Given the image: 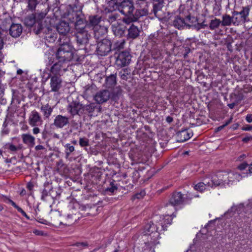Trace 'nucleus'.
<instances>
[{
  "mask_svg": "<svg viewBox=\"0 0 252 252\" xmlns=\"http://www.w3.org/2000/svg\"><path fill=\"white\" fill-rule=\"evenodd\" d=\"M161 231L158 223L154 224L152 221H148L141 230L143 236L147 237L144 243L146 249H151L153 246L158 243L160 238L159 231Z\"/></svg>",
  "mask_w": 252,
  "mask_h": 252,
  "instance_id": "f257e3e1",
  "label": "nucleus"
},
{
  "mask_svg": "<svg viewBox=\"0 0 252 252\" xmlns=\"http://www.w3.org/2000/svg\"><path fill=\"white\" fill-rule=\"evenodd\" d=\"M60 46L56 53V57L58 61L67 63L73 57V48L70 43L69 37H65L64 40L59 38Z\"/></svg>",
  "mask_w": 252,
  "mask_h": 252,
  "instance_id": "f03ea898",
  "label": "nucleus"
},
{
  "mask_svg": "<svg viewBox=\"0 0 252 252\" xmlns=\"http://www.w3.org/2000/svg\"><path fill=\"white\" fill-rule=\"evenodd\" d=\"M214 176L217 177V181L219 182L218 186H230L239 182L245 175H241L235 171L219 172Z\"/></svg>",
  "mask_w": 252,
  "mask_h": 252,
  "instance_id": "7ed1b4c3",
  "label": "nucleus"
},
{
  "mask_svg": "<svg viewBox=\"0 0 252 252\" xmlns=\"http://www.w3.org/2000/svg\"><path fill=\"white\" fill-rule=\"evenodd\" d=\"M68 19L71 22L74 23L76 31L86 30L87 23L84 16L80 12L72 11L68 14Z\"/></svg>",
  "mask_w": 252,
  "mask_h": 252,
  "instance_id": "20e7f679",
  "label": "nucleus"
},
{
  "mask_svg": "<svg viewBox=\"0 0 252 252\" xmlns=\"http://www.w3.org/2000/svg\"><path fill=\"white\" fill-rule=\"evenodd\" d=\"M250 8L249 6L243 7L240 12L233 11L232 12L234 25L238 26L249 21V15Z\"/></svg>",
  "mask_w": 252,
  "mask_h": 252,
  "instance_id": "39448f33",
  "label": "nucleus"
},
{
  "mask_svg": "<svg viewBox=\"0 0 252 252\" xmlns=\"http://www.w3.org/2000/svg\"><path fill=\"white\" fill-rule=\"evenodd\" d=\"M217 178L214 175L211 177H206L203 179L202 182L198 183L195 185L194 188L195 190L201 192L206 189L207 188L218 186L219 182H217Z\"/></svg>",
  "mask_w": 252,
  "mask_h": 252,
  "instance_id": "423d86ee",
  "label": "nucleus"
},
{
  "mask_svg": "<svg viewBox=\"0 0 252 252\" xmlns=\"http://www.w3.org/2000/svg\"><path fill=\"white\" fill-rule=\"evenodd\" d=\"M184 201V195L180 192H176L173 193L169 200V203L167 204L166 208L174 212L176 207L183 204Z\"/></svg>",
  "mask_w": 252,
  "mask_h": 252,
  "instance_id": "0eeeda50",
  "label": "nucleus"
},
{
  "mask_svg": "<svg viewBox=\"0 0 252 252\" xmlns=\"http://www.w3.org/2000/svg\"><path fill=\"white\" fill-rule=\"evenodd\" d=\"M175 217L174 215L173 212L167 213L165 216L161 218L160 216H156L154 217V220L158 223L161 230H164L167 227V225L170 224L172 222L173 217Z\"/></svg>",
  "mask_w": 252,
  "mask_h": 252,
  "instance_id": "6e6552de",
  "label": "nucleus"
},
{
  "mask_svg": "<svg viewBox=\"0 0 252 252\" xmlns=\"http://www.w3.org/2000/svg\"><path fill=\"white\" fill-rule=\"evenodd\" d=\"M111 42L108 39H103L99 41L97 45L96 52L98 55L104 56L111 50Z\"/></svg>",
  "mask_w": 252,
  "mask_h": 252,
  "instance_id": "1a4fd4ad",
  "label": "nucleus"
},
{
  "mask_svg": "<svg viewBox=\"0 0 252 252\" xmlns=\"http://www.w3.org/2000/svg\"><path fill=\"white\" fill-rule=\"evenodd\" d=\"M131 60V56L127 51L120 52L116 60V64L119 67H123L128 65Z\"/></svg>",
  "mask_w": 252,
  "mask_h": 252,
  "instance_id": "9d476101",
  "label": "nucleus"
},
{
  "mask_svg": "<svg viewBox=\"0 0 252 252\" xmlns=\"http://www.w3.org/2000/svg\"><path fill=\"white\" fill-rule=\"evenodd\" d=\"M67 63L60 62L54 63L51 68V73L53 75L61 76L67 70Z\"/></svg>",
  "mask_w": 252,
  "mask_h": 252,
  "instance_id": "9b49d317",
  "label": "nucleus"
},
{
  "mask_svg": "<svg viewBox=\"0 0 252 252\" xmlns=\"http://www.w3.org/2000/svg\"><path fill=\"white\" fill-rule=\"evenodd\" d=\"M56 29L60 34L59 38H63V40L65 37H69L67 34L70 31V27L69 24L64 21H61L56 25Z\"/></svg>",
  "mask_w": 252,
  "mask_h": 252,
  "instance_id": "f8f14e48",
  "label": "nucleus"
},
{
  "mask_svg": "<svg viewBox=\"0 0 252 252\" xmlns=\"http://www.w3.org/2000/svg\"><path fill=\"white\" fill-rule=\"evenodd\" d=\"M43 120L40 114L34 110L32 111L29 117V124L32 126H38L42 125Z\"/></svg>",
  "mask_w": 252,
  "mask_h": 252,
  "instance_id": "ddd939ff",
  "label": "nucleus"
},
{
  "mask_svg": "<svg viewBox=\"0 0 252 252\" xmlns=\"http://www.w3.org/2000/svg\"><path fill=\"white\" fill-rule=\"evenodd\" d=\"M101 18L98 16H92L89 17L90 23L92 26H94L95 36L99 35L100 34H104L107 31V29L104 27H100V32L97 30V25L100 22Z\"/></svg>",
  "mask_w": 252,
  "mask_h": 252,
  "instance_id": "4468645a",
  "label": "nucleus"
},
{
  "mask_svg": "<svg viewBox=\"0 0 252 252\" xmlns=\"http://www.w3.org/2000/svg\"><path fill=\"white\" fill-rule=\"evenodd\" d=\"M134 6L130 0H124L120 4V11L124 15H128L132 13Z\"/></svg>",
  "mask_w": 252,
  "mask_h": 252,
  "instance_id": "2eb2a0df",
  "label": "nucleus"
},
{
  "mask_svg": "<svg viewBox=\"0 0 252 252\" xmlns=\"http://www.w3.org/2000/svg\"><path fill=\"white\" fill-rule=\"evenodd\" d=\"M112 30L114 34L116 36H122L125 31L126 27L121 20L115 22L112 25Z\"/></svg>",
  "mask_w": 252,
  "mask_h": 252,
  "instance_id": "dca6fc26",
  "label": "nucleus"
},
{
  "mask_svg": "<svg viewBox=\"0 0 252 252\" xmlns=\"http://www.w3.org/2000/svg\"><path fill=\"white\" fill-rule=\"evenodd\" d=\"M82 109V104L79 102L74 101L69 103L66 108L67 112L72 116L78 114Z\"/></svg>",
  "mask_w": 252,
  "mask_h": 252,
  "instance_id": "f3484780",
  "label": "nucleus"
},
{
  "mask_svg": "<svg viewBox=\"0 0 252 252\" xmlns=\"http://www.w3.org/2000/svg\"><path fill=\"white\" fill-rule=\"evenodd\" d=\"M69 123V118L61 115H57L54 120V125L57 128H62Z\"/></svg>",
  "mask_w": 252,
  "mask_h": 252,
  "instance_id": "a211bd4d",
  "label": "nucleus"
},
{
  "mask_svg": "<svg viewBox=\"0 0 252 252\" xmlns=\"http://www.w3.org/2000/svg\"><path fill=\"white\" fill-rule=\"evenodd\" d=\"M110 94L107 90H102L96 93L94 99L98 103H102L107 101L110 98Z\"/></svg>",
  "mask_w": 252,
  "mask_h": 252,
  "instance_id": "6ab92c4d",
  "label": "nucleus"
},
{
  "mask_svg": "<svg viewBox=\"0 0 252 252\" xmlns=\"http://www.w3.org/2000/svg\"><path fill=\"white\" fill-rule=\"evenodd\" d=\"M62 80L60 76L53 75L51 78L50 87L51 91L53 92H57L62 87Z\"/></svg>",
  "mask_w": 252,
  "mask_h": 252,
  "instance_id": "aec40b11",
  "label": "nucleus"
},
{
  "mask_svg": "<svg viewBox=\"0 0 252 252\" xmlns=\"http://www.w3.org/2000/svg\"><path fill=\"white\" fill-rule=\"evenodd\" d=\"M89 35L87 30L77 31L76 34V40L79 44L87 43L89 40Z\"/></svg>",
  "mask_w": 252,
  "mask_h": 252,
  "instance_id": "412c9836",
  "label": "nucleus"
},
{
  "mask_svg": "<svg viewBox=\"0 0 252 252\" xmlns=\"http://www.w3.org/2000/svg\"><path fill=\"white\" fill-rule=\"evenodd\" d=\"M127 31V38L133 39L139 36L141 31V28L132 24L130 26Z\"/></svg>",
  "mask_w": 252,
  "mask_h": 252,
  "instance_id": "4be33fe9",
  "label": "nucleus"
},
{
  "mask_svg": "<svg viewBox=\"0 0 252 252\" xmlns=\"http://www.w3.org/2000/svg\"><path fill=\"white\" fill-rule=\"evenodd\" d=\"M46 13L44 12H40L34 14L36 17V21L37 24V30H36L35 33L36 34L40 33L41 30L43 29V25L42 24V20L45 18Z\"/></svg>",
  "mask_w": 252,
  "mask_h": 252,
  "instance_id": "5701e85b",
  "label": "nucleus"
},
{
  "mask_svg": "<svg viewBox=\"0 0 252 252\" xmlns=\"http://www.w3.org/2000/svg\"><path fill=\"white\" fill-rule=\"evenodd\" d=\"M21 138L24 144L29 147L32 148L35 145V138L30 133H23L21 135Z\"/></svg>",
  "mask_w": 252,
  "mask_h": 252,
  "instance_id": "b1692460",
  "label": "nucleus"
},
{
  "mask_svg": "<svg viewBox=\"0 0 252 252\" xmlns=\"http://www.w3.org/2000/svg\"><path fill=\"white\" fill-rule=\"evenodd\" d=\"M22 26L19 24H13L9 29L10 35L13 37H17L20 35L22 32Z\"/></svg>",
  "mask_w": 252,
  "mask_h": 252,
  "instance_id": "393cba45",
  "label": "nucleus"
},
{
  "mask_svg": "<svg viewBox=\"0 0 252 252\" xmlns=\"http://www.w3.org/2000/svg\"><path fill=\"white\" fill-rule=\"evenodd\" d=\"M139 7L136 10L137 15L139 17L144 16L149 13L148 4L146 1L141 2Z\"/></svg>",
  "mask_w": 252,
  "mask_h": 252,
  "instance_id": "a878e982",
  "label": "nucleus"
},
{
  "mask_svg": "<svg viewBox=\"0 0 252 252\" xmlns=\"http://www.w3.org/2000/svg\"><path fill=\"white\" fill-rule=\"evenodd\" d=\"M192 135V132L191 131H189L187 130H182L177 134L179 138L178 141L180 142H184L190 138Z\"/></svg>",
  "mask_w": 252,
  "mask_h": 252,
  "instance_id": "bb28decb",
  "label": "nucleus"
},
{
  "mask_svg": "<svg viewBox=\"0 0 252 252\" xmlns=\"http://www.w3.org/2000/svg\"><path fill=\"white\" fill-rule=\"evenodd\" d=\"M24 23L26 26L30 27L34 25L35 27L34 30L36 31L37 30V24L36 21L35 16L34 15V14L27 16L24 20Z\"/></svg>",
  "mask_w": 252,
  "mask_h": 252,
  "instance_id": "cd10ccee",
  "label": "nucleus"
},
{
  "mask_svg": "<svg viewBox=\"0 0 252 252\" xmlns=\"http://www.w3.org/2000/svg\"><path fill=\"white\" fill-rule=\"evenodd\" d=\"M40 110L42 113L44 118L48 119L51 115L53 108L48 104H46L41 107Z\"/></svg>",
  "mask_w": 252,
  "mask_h": 252,
  "instance_id": "c85d7f7f",
  "label": "nucleus"
},
{
  "mask_svg": "<svg viewBox=\"0 0 252 252\" xmlns=\"http://www.w3.org/2000/svg\"><path fill=\"white\" fill-rule=\"evenodd\" d=\"M221 25L222 26H230L231 24L234 25L233 18H232V15L230 16L228 14H224L222 15Z\"/></svg>",
  "mask_w": 252,
  "mask_h": 252,
  "instance_id": "c756f323",
  "label": "nucleus"
},
{
  "mask_svg": "<svg viewBox=\"0 0 252 252\" xmlns=\"http://www.w3.org/2000/svg\"><path fill=\"white\" fill-rule=\"evenodd\" d=\"M243 208L244 205L242 204H240L238 206L233 205L224 214V215L227 217L228 216L231 217L233 215L234 212L237 211L238 213H239L240 210Z\"/></svg>",
  "mask_w": 252,
  "mask_h": 252,
  "instance_id": "7c9ffc66",
  "label": "nucleus"
},
{
  "mask_svg": "<svg viewBox=\"0 0 252 252\" xmlns=\"http://www.w3.org/2000/svg\"><path fill=\"white\" fill-rule=\"evenodd\" d=\"M186 23L183 18H182L180 16H177L175 18L173 22V26L180 29L185 26Z\"/></svg>",
  "mask_w": 252,
  "mask_h": 252,
  "instance_id": "2f4dec72",
  "label": "nucleus"
},
{
  "mask_svg": "<svg viewBox=\"0 0 252 252\" xmlns=\"http://www.w3.org/2000/svg\"><path fill=\"white\" fill-rule=\"evenodd\" d=\"M220 25H221V20L215 18L210 21L209 28L211 30H215L219 28Z\"/></svg>",
  "mask_w": 252,
  "mask_h": 252,
  "instance_id": "473e14b6",
  "label": "nucleus"
},
{
  "mask_svg": "<svg viewBox=\"0 0 252 252\" xmlns=\"http://www.w3.org/2000/svg\"><path fill=\"white\" fill-rule=\"evenodd\" d=\"M106 85L107 87L110 88L116 84V76L115 75L112 74L107 77L105 80Z\"/></svg>",
  "mask_w": 252,
  "mask_h": 252,
  "instance_id": "72a5a7b5",
  "label": "nucleus"
},
{
  "mask_svg": "<svg viewBox=\"0 0 252 252\" xmlns=\"http://www.w3.org/2000/svg\"><path fill=\"white\" fill-rule=\"evenodd\" d=\"M125 41L124 39H121L116 42L114 45V49L120 50L124 47Z\"/></svg>",
  "mask_w": 252,
  "mask_h": 252,
  "instance_id": "f704fd0d",
  "label": "nucleus"
},
{
  "mask_svg": "<svg viewBox=\"0 0 252 252\" xmlns=\"http://www.w3.org/2000/svg\"><path fill=\"white\" fill-rule=\"evenodd\" d=\"M65 154L66 157H68L71 153L73 152L75 149L74 147L73 146H71L70 144H66L65 145Z\"/></svg>",
  "mask_w": 252,
  "mask_h": 252,
  "instance_id": "c9c22d12",
  "label": "nucleus"
},
{
  "mask_svg": "<svg viewBox=\"0 0 252 252\" xmlns=\"http://www.w3.org/2000/svg\"><path fill=\"white\" fill-rule=\"evenodd\" d=\"M38 4L37 0H28V7L29 9L34 10Z\"/></svg>",
  "mask_w": 252,
  "mask_h": 252,
  "instance_id": "e433bc0d",
  "label": "nucleus"
},
{
  "mask_svg": "<svg viewBox=\"0 0 252 252\" xmlns=\"http://www.w3.org/2000/svg\"><path fill=\"white\" fill-rule=\"evenodd\" d=\"M79 144L81 147L87 146L89 145V140L86 138L79 139Z\"/></svg>",
  "mask_w": 252,
  "mask_h": 252,
  "instance_id": "4c0bfd02",
  "label": "nucleus"
},
{
  "mask_svg": "<svg viewBox=\"0 0 252 252\" xmlns=\"http://www.w3.org/2000/svg\"><path fill=\"white\" fill-rule=\"evenodd\" d=\"M6 146L7 147V148L10 151H12V152H15L18 149H19V148L15 146V145H14L13 144H11V143H9V144H7L6 145Z\"/></svg>",
  "mask_w": 252,
  "mask_h": 252,
  "instance_id": "58836bf2",
  "label": "nucleus"
},
{
  "mask_svg": "<svg viewBox=\"0 0 252 252\" xmlns=\"http://www.w3.org/2000/svg\"><path fill=\"white\" fill-rule=\"evenodd\" d=\"M95 107L94 104H90L86 106V110H88L89 113H91L94 110Z\"/></svg>",
  "mask_w": 252,
  "mask_h": 252,
  "instance_id": "ea45409f",
  "label": "nucleus"
},
{
  "mask_svg": "<svg viewBox=\"0 0 252 252\" xmlns=\"http://www.w3.org/2000/svg\"><path fill=\"white\" fill-rule=\"evenodd\" d=\"M232 120V118H230L227 122H226L224 124H223V125L218 127V130H220L222 129H223L225 126H227L228 124H229L231 122Z\"/></svg>",
  "mask_w": 252,
  "mask_h": 252,
  "instance_id": "a19ab883",
  "label": "nucleus"
},
{
  "mask_svg": "<svg viewBox=\"0 0 252 252\" xmlns=\"http://www.w3.org/2000/svg\"><path fill=\"white\" fill-rule=\"evenodd\" d=\"M247 166H248V164L246 162H243L241 164H240L238 166V169H239L240 170L242 171V170L245 169L247 167Z\"/></svg>",
  "mask_w": 252,
  "mask_h": 252,
  "instance_id": "79ce46f5",
  "label": "nucleus"
},
{
  "mask_svg": "<svg viewBox=\"0 0 252 252\" xmlns=\"http://www.w3.org/2000/svg\"><path fill=\"white\" fill-rule=\"evenodd\" d=\"M45 37L47 40L48 39V38H51V39L53 41H54L55 39L57 38L56 34H50L49 33H46Z\"/></svg>",
  "mask_w": 252,
  "mask_h": 252,
  "instance_id": "37998d69",
  "label": "nucleus"
},
{
  "mask_svg": "<svg viewBox=\"0 0 252 252\" xmlns=\"http://www.w3.org/2000/svg\"><path fill=\"white\" fill-rule=\"evenodd\" d=\"M121 21L122 22V24H123V23H125L126 24H129L131 22L133 21L132 18L129 17L124 18L122 21Z\"/></svg>",
  "mask_w": 252,
  "mask_h": 252,
  "instance_id": "c03bdc74",
  "label": "nucleus"
},
{
  "mask_svg": "<svg viewBox=\"0 0 252 252\" xmlns=\"http://www.w3.org/2000/svg\"><path fill=\"white\" fill-rule=\"evenodd\" d=\"M247 155L245 154H241L240 155H239L237 158V161H242L243 160H244L246 157H247Z\"/></svg>",
  "mask_w": 252,
  "mask_h": 252,
  "instance_id": "a18cd8bd",
  "label": "nucleus"
},
{
  "mask_svg": "<svg viewBox=\"0 0 252 252\" xmlns=\"http://www.w3.org/2000/svg\"><path fill=\"white\" fill-rule=\"evenodd\" d=\"M117 188L114 186V185L112 184L111 187L108 188L107 190L111 192H114L116 190H117Z\"/></svg>",
  "mask_w": 252,
  "mask_h": 252,
  "instance_id": "49530a36",
  "label": "nucleus"
},
{
  "mask_svg": "<svg viewBox=\"0 0 252 252\" xmlns=\"http://www.w3.org/2000/svg\"><path fill=\"white\" fill-rule=\"evenodd\" d=\"M145 194V191H141L140 193H137L135 195V198H142L143 197Z\"/></svg>",
  "mask_w": 252,
  "mask_h": 252,
  "instance_id": "de8ad7c7",
  "label": "nucleus"
},
{
  "mask_svg": "<svg viewBox=\"0 0 252 252\" xmlns=\"http://www.w3.org/2000/svg\"><path fill=\"white\" fill-rule=\"evenodd\" d=\"M32 129V132L34 134H37L40 133V130L37 126H33Z\"/></svg>",
  "mask_w": 252,
  "mask_h": 252,
  "instance_id": "09e8293b",
  "label": "nucleus"
},
{
  "mask_svg": "<svg viewBox=\"0 0 252 252\" xmlns=\"http://www.w3.org/2000/svg\"><path fill=\"white\" fill-rule=\"evenodd\" d=\"M246 120L248 123L252 122V114H248L246 117Z\"/></svg>",
  "mask_w": 252,
  "mask_h": 252,
  "instance_id": "8fccbe9b",
  "label": "nucleus"
},
{
  "mask_svg": "<svg viewBox=\"0 0 252 252\" xmlns=\"http://www.w3.org/2000/svg\"><path fill=\"white\" fill-rule=\"evenodd\" d=\"M35 149L36 151L41 150L44 149V147L42 145H38L35 146Z\"/></svg>",
  "mask_w": 252,
  "mask_h": 252,
  "instance_id": "3c124183",
  "label": "nucleus"
},
{
  "mask_svg": "<svg viewBox=\"0 0 252 252\" xmlns=\"http://www.w3.org/2000/svg\"><path fill=\"white\" fill-rule=\"evenodd\" d=\"M33 187V185L31 183H29L27 186V188L30 190H32V189Z\"/></svg>",
  "mask_w": 252,
  "mask_h": 252,
  "instance_id": "603ef678",
  "label": "nucleus"
},
{
  "mask_svg": "<svg viewBox=\"0 0 252 252\" xmlns=\"http://www.w3.org/2000/svg\"><path fill=\"white\" fill-rule=\"evenodd\" d=\"M76 245L77 246V247H80V246H87V245L85 243H77L76 244Z\"/></svg>",
  "mask_w": 252,
  "mask_h": 252,
  "instance_id": "864d4df0",
  "label": "nucleus"
},
{
  "mask_svg": "<svg viewBox=\"0 0 252 252\" xmlns=\"http://www.w3.org/2000/svg\"><path fill=\"white\" fill-rule=\"evenodd\" d=\"M3 94V91L1 86L0 85V99L2 97Z\"/></svg>",
  "mask_w": 252,
  "mask_h": 252,
  "instance_id": "5fc2aeb1",
  "label": "nucleus"
},
{
  "mask_svg": "<svg viewBox=\"0 0 252 252\" xmlns=\"http://www.w3.org/2000/svg\"><path fill=\"white\" fill-rule=\"evenodd\" d=\"M3 42L2 39L0 37V50H1L3 48Z\"/></svg>",
  "mask_w": 252,
  "mask_h": 252,
  "instance_id": "6e6d98bb",
  "label": "nucleus"
},
{
  "mask_svg": "<svg viewBox=\"0 0 252 252\" xmlns=\"http://www.w3.org/2000/svg\"><path fill=\"white\" fill-rule=\"evenodd\" d=\"M249 171L250 174H252V163L249 166Z\"/></svg>",
  "mask_w": 252,
  "mask_h": 252,
  "instance_id": "4d7b16f0",
  "label": "nucleus"
},
{
  "mask_svg": "<svg viewBox=\"0 0 252 252\" xmlns=\"http://www.w3.org/2000/svg\"><path fill=\"white\" fill-rule=\"evenodd\" d=\"M245 130H252V126L247 127L244 129Z\"/></svg>",
  "mask_w": 252,
  "mask_h": 252,
  "instance_id": "13d9d810",
  "label": "nucleus"
},
{
  "mask_svg": "<svg viewBox=\"0 0 252 252\" xmlns=\"http://www.w3.org/2000/svg\"><path fill=\"white\" fill-rule=\"evenodd\" d=\"M10 202H11V205H12L14 207H15V208H17L18 206H17V205H16V204H15V202H13V201H11Z\"/></svg>",
  "mask_w": 252,
  "mask_h": 252,
  "instance_id": "bf43d9fd",
  "label": "nucleus"
},
{
  "mask_svg": "<svg viewBox=\"0 0 252 252\" xmlns=\"http://www.w3.org/2000/svg\"><path fill=\"white\" fill-rule=\"evenodd\" d=\"M46 56H47V58L48 59L49 61V62H52L53 63V62L52 61V57H50L49 56V55H47V54H46L45 55Z\"/></svg>",
  "mask_w": 252,
  "mask_h": 252,
  "instance_id": "052dcab7",
  "label": "nucleus"
},
{
  "mask_svg": "<svg viewBox=\"0 0 252 252\" xmlns=\"http://www.w3.org/2000/svg\"><path fill=\"white\" fill-rule=\"evenodd\" d=\"M17 211L19 212H20L21 213H22L23 212V210L19 207H17V208H16Z\"/></svg>",
  "mask_w": 252,
  "mask_h": 252,
  "instance_id": "680f3d73",
  "label": "nucleus"
},
{
  "mask_svg": "<svg viewBox=\"0 0 252 252\" xmlns=\"http://www.w3.org/2000/svg\"><path fill=\"white\" fill-rule=\"evenodd\" d=\"M249 139H250L249 137H245V138H243V141L247 142L249 140Z\"/></svg>",
  "mask_w": 252,
  "mask_h": 252,
  "instance_id": "e2e57ef3",
  "label": "nucleus"
},
{
  "mask_svg": "<svg viewBox=\"0 0 252 252\" xmlns=\"http://www.w3.org/2000/svg\"><path fill=\"white\" fill-rule=\"evenodd\" d=\"M167 121L168 122H171L172 121V119L171 117H168L167 118Z\"/></svg>",
  "mask_w": 252,
  "mask_h": 252,
  "instance_id": "0e129e2a",
  "label": "nucleus"
},
{
  "mask_svg": "<svg viewBox=\"0 0 252 252\" xmlns=\"http://www.w3.org/2000/svg\"><path fill=\"white\" fill-rule=\"evenodd\" d=\"M21 214L23 215V216L28 218V216H27L26 213L24 211Z\"/></svg>",
  "mask_w": 252,
  "mask_h": 252,
  "instance_id": "69168bd1",
  "label": "nucleus"
},
{
  "mask_svg": "<svg viewBox=\"0 0 252 252\" xmlns=\"http://www.w3.org/2000/svg\"><path fill=\"white\" fill-rule=\"evenodd\" d=\"M22 70L21 69H19L17 70V73L18 74H21L22 73Z\"/></svg>",
  "mask_w": 252,
  "mask_h": 252,
  "instance_id": "338daca9",
  "label": "nucleus"
},
{
  "mask_svg": "<svg viewBox=\"0 0 252 252\" xmlns=\"http://www.w3.org/2000/svg\"><path fill=\"white\" fill-rule=\"evenodd\" d=\"M228 106L230 108H233L234 107V104H229Z\"/></svg>",
  "mask_w": 252,
  "mask_h": 252,
  "instance_id": "774afa93",
  "label": "nucleus"
}]
</instances>
